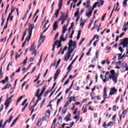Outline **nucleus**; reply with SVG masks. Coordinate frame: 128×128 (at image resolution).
Wrapping results in <instances>:
<instances>
[{"label": "nucleus", "instance_id": "obj_40", "mask_svg": "<svg viewBox=\"0 0 128 128\" xmlns=\"http://www.w3.org/2000/svg\"><path fill=\"white\" fill-rule=\"evenodd\" d=\"M14 10H16V8L12 7V9H11V12L9 14H10V16H12V13L14 12Z\"/></svg>", "mask_w": 128, "mask_h": 128}, {"label": "nucleus", "instance_id": "obj_3", "mask_svg": "<svg viewBox=\"0 0 128 128\" xmlns=\"http://www.w3.org/2000/svg\"><path fill=\"white\" fill-rule=\"evenodd\" d=\"M28 32H29V36H28V38L27 40V42H30V38H32V30H34V26H32V24H28Z\"/></svg>", "mask_w": 128, "mask_h": 128}, {"label": "nucleus", "instance_id": "obj_33", "mask_svg": "<svg viewBox=\"0 0 128 128\" xmlns=\"http://www.w3.org/2000/svg\"><path fill=\"white\" fill-rule=\"evenodd\" d=\"M86 4H88L87 6L85 7L86 8H90V0H88L86 2Z\"/></svg>", "mask_w": 128, "mask_h": 128}, {"label": "nucleus", "instance_id": "obj_6", "mask_svg": "<svg viewBox=\"0 0 128 128\" xmlns=\"http://www.w3.org/2000/svg\"><path fill=\"white\" fill-rule=\"evenodd\" d=\"M118 92V89H116L114 87H112L110 88L109 93V96H112L114 94H116Z\"/></svg>", "mask_w": 128, "mask_h": 128}, {"label": "nucleus", "instance_id": "obj_57", "mask_svg": "<svg viewBox=\"0 0 128 128\" xmlns=\"http://www.w3.org/2000/svg\"><path fill=\"white\" fill-rule=\"evenodd\" d=\"M50 92V90H47L44 94V96L46 97L48 96V94Z\"/></svg>", "mask_w": 128, "mask_h": 128}, {"label": "nucleus", "instance_id": "obj_28", "mask_svg": "<svg viewBox=\"0 0 128 128\" xmlns=\"http://www.w3.org/2000/svg\"><path fill=\"white\" fill-rule=\"evenodd\" d=\"M110 73L112 74V76H116V73L114 71V70H111L110 71Z\"/></svg>", "mask_w": 128, "mask_h": 128}, {"label": "nucleus", "instance_id": "obj_15", "mask_svg": "<svg viewBox=\"0 0 128 128\" xmlns=\"http://www.w3.org/2000/svg\"><path fill=\"white\" fill-rule=\"evenodd\" d=\"M64 34H62L61 35V36H60V42H66V37L64 38Z\"/></svg>", "mask_w": 128, "mask_h": 128}, {"label": "nucleus", "instance_id": "obj_13", "mask_svg": "<svg viewBox=\"0 0 128 128\" xmlns=\"http://www.w3.org/2000/svg\"><path fill=\"white\" fill-rule=\"evenodd\" d=\"M8 82V76H6L5 77V79L1 80L0 82H2L3 84H6V82Z\"/></svg>", "mask_w": 128, "mask_h": 128}, {"label": "nucleus", "instance_id": "obj_24", "mask_svg": "<svg viewBox=\"0 0 128 128\" xmlns=\"http://www.w3.org/2000/svg\"><path fill=\"white\" fill-rule=\"evenodd\" d=\"M68 108H66V107H64L62 110V114H66V112Z\"/></svg>", "mask_w": 128, "mask_h": 128}, {"label": "nucleus", "instance_id": "obj_17", "mask_svg": "<svg viewBox=\"0 0 128 128\" xmlns=\"http://www.w3.org/2000/svg\"><path fill=\"white\" fill-rule=\"evenodd\" d=\"M109 74H110V72H106V74H105V79H102V80H103L104 83L106 82L108 80V77H106V76Z\"/></svg>", "mask_w": 128, "mask_h": 128}, {"label": "nucleus", "instance_id": "obj_48", "mask_svg": "<svg viewBox=\"0 0 128 128\" xmlns=\"http://www.w3.org/2000/svg\"><path fill=\"white\" fill-rule=\"evenodd\" d=\"M10 14H9L8 16V17L6 20V24H8V20H10V16H11Z\"/></svg>", "mask_w": 128, "mask_h": 128}, {"label": "nucleus", "instance_id": "obj_51", "mask_svg": "<svg viewBox=\"0 0 128 128\" xmlns=\"http://www.w3.org/2000/svg\"><path fill=\"white\" fill-rule=\"evenodd\" d=\"M28 74H30V72H28L27 74H26L24 76V77L22 78V80H20V82H22V80H24V78H26V76H28Z\"/></svg>", "mask_w": 128, "mask_h": 128}, {"label": "nucleus", "instance_id": "obj_58", "mask_svg": "<svg viewBox=\"0 0 128 128\" xmlns=\"http://www.w3.org/2000/svg\"><path fill=\"white\" fill-rule=\"evenodd\" d=\"M74 30H72V32L70 36V38H72V36H74Z\"/></svg>", "mask_w": 128, "mask_h": 128}, {"label": "nucleus", "instance_id": "obj_44", "mask_svg": "<svg viewBox=\"0 0 128 128\" xmlns=\"http://www.w3.org/2000/svg\"><path fill=\"white\" fill-rule=\"evenodd\" d=\"M100 54V50H96V58H98V54Z\"/></svg>", "mask_w": 128, "mask_h": 128}, {"label": "nucleus", "instance_id": "obj_46", "mask_svg": "<svg viewBox=\"0 0 128 128\" xmlns=\"http://www.w3.org/2000/svg\"><path fill=\"white\" fill-rule=\"evenodd\" d=\"M22 98H24V96H20L18 99L17 100V104H18V102H20V100H22Z\"/></svg>", "mask_w": 128, "mask_h": 128}, {"label": "nucleus", "instance_id": "obj_50", "mask_svg": "<svg viewBox=\"0 0 128 128\" xmlns=\"http://www.w3.org/2000/svg\"><path fill=\"white\" fill-rule=\"evenodd\" d=\"M88 8V10H90V12H92V11L94 10V8H94L93 6H92H92H90V8Z\"/></svg>", "mask_w": 128, "mask_h": 128}, {"label": "nucleus", "instance_id": "obj_18", "mask_svg": "<svg viewBox=\"0 0 128 128\" xmlns=\"http://www.w3.org/2000/svg\"><path fill=\"white\" fill-rule=\"evenodd\" d=\"M82 110H83V114H86V112H88V109H86V104L83 105Z\"/></svg>", "mask_w": 128, "mask_h": 128}, {"label": "nucleus", "instance_id": "obj_63", "mask_svg": "<svg viewBox=\"0 0 128 128\" xmlns=\"http://www.w3.org/2000/svg\"><path fill=\"white\" fill-rule=\"evenodd\" d=\"M116 115H114L112 118V120H114V122H116Z\"/></svg>", "mask_w": 128, "mask_h": 128}, {"label": "nucleus", "instance_id": "obj_47", "mask_svg": "<svg viewBox=\"0 0 128 128\" xmlns=\"http://www.w3.org/2000/svg\"><path fill=\"white\" fill-rule=\"evenodd\" d=\"M124 112H126V110H124L122 114L120 115L121 118L122 117L123 118H124V116H126Z\"/></svg>", "mask_w": 128, "mask_h": 128}, {"label": "nucleus", "instance_id": "obj_35", "mask_svg": "<svg viewBox=\"0 0 128 128\" xmlns=\"http://www.w3.org/2000/svg\"><path fill=\"white\" fill-rule=\"evenodd\" d=\"M78 56H76L75 58L72 61V63L70 64L71 66H72L74 62L78 60Z\"/></svg>", "mask_w": 128, "mask_h": 128}, {"label": "nucleus", "instance_id": "obj_64", "mask_svg": "<svg viewBox=\"0 0 128 128\" xmlns=\"http://www.w3.org/2000/svg\"><path fill=\"white\" fill-rule=\"evenodd\" d=\"M103 126H104V128H108V125H106V122H104V124H103Z\"/></svg>", "mask_w": 128, "mask_h": 128}, {"label": "nucleus", "instance_id": "obj_43", "mask_svg": "<svg viewBox=\"0 0 128 128\" xmlns=\"http://www.w3.org/2000/svg\"><path fill=\"white\" fill-rule=\"evenodd\" d=\"M44 116H45L42 117V120H46V118H50V115H47L46 113H45L44 114Z\"/></svg>", "mask_w": 128, "mask_h": 128}, {"label": "nucleus", "instance_id": "obj_59", "mask_svg": "<svg viewBox=\"0 0 128 128\" xmlns=\"http://www.w3.org/2000/svg\"><path fill=\"white\" fill-rule=\"evenodd\" d=\"M70 82V79H68L65 82L64 84V86H66V84H68Z\"/></svg>", "mask_w": 128, "mask_h": 128}, {"label": "nucleus", "instance_id": "obj_62", "mask_svg": "<svg viewBox=\"0 0 128 128\" xmlns=\"http://www.w3.org/2000/svg\"><path fill=\"white\" fill-rule=\"evenodd\" d=\"M74 22H72V23H71V26H70L69 28H74Z\"/></svg>", "mask_w": 128, "mask_h": 128}, {"label": "nucleus", "instance_id": "obj_52", "mask_svg": "<svg viewBox=\"0 0 128 128\" xmlns=\"http://www.w3.org/2000/svg\"><path fill=\"white\" fill-rule=\"evenodd\" d=\"M62 42L60 41L58 44L57 45L56 48H60L62 46Z\"/></svg>", "mask_w": 128, "mask_h": 128}, {"label": "nucleus", "instance_id": "obj_30", "mask_svg": "<svg viewBox=\"0 0 128 128\" xmlns=\"http://www.w3.org/2000/svg\"><path fill=\"white\" fill-rule=\"evenodd\" d=\"M10 66H12V62L10 64V62H9V64H8V66H7V68H6V71L7 72H9L10 71Z\"/></svg>", "mask_w": 128, "mask_h": 128}, {"label": "nucleus", "instance_id": "obj_45", "mask_svg": "<svg viewBox=\"0 0 128 128\" xmlns=\"http://www.w3.org/2000/svg\"><path fill=\"white\" fill-rule=\"evenodd\" d=\"M32 52V56H36V50H34Z\"/></svg>", "mask_w": 128, "mask_h": 128}, {"label": "nucleus", "instance_id": "obj_42", "mask_svg": "<svg viewBox=\"0 0 128 128\" xmlns=\"http://www.w3.org/2000/svg\"><path fill=\"white\" fill-rule=\"evenodd\" d=\"M128 0H124L122 4H123L124 6H125V7L126 6Z\"/></svg>", "mask_w": 128, "mask_h": 128}, {"label": "nucleus", "instance_id": "obj_26", "mask_svg": "<svg viewBox=\"0 0 128 128\" xmlns=\"http://www.w3.org/2000/svg\"><path fill=\"white\" fill-rule=\"evenodd\" d=\"M80 34H82V30H79L78 34V36L76 37L77 40H80Z\"/></svg>", "mask_w": 128, "mask_h": 128}, {"label": "nucleus", "instance_id": "obj_56", "mask_svg": "<svg viewBox=\"0 0 128 128\" xmlns=\"http://www.w3.org/2000/svg\"><path fill=\"white\" fill-rule=\"evenodd\" d=\"M122 64H124V66H126V70L128 71V64L126 63H125V64L122 63Z\"/></svg>", "mask_w": 128, "mask_h": 128}, {"label": "nucleus", "instance_id": "obj_39", "mask_svg": "<svg viewBox=\"0 0 128 128\" xmlns=\"http://www.w3.org/2000/svg\"><path fill=\"white\" fill-rule=\"evenodd\" d=\"M60 74V68H58L54 74L58 76Z\"/></svg>", "mask_w": 128, "mask_h": 128}, {"label": "nucleus", "instance_id": "obj_55", "mask_svg": "<svg viewBox=\"0 0 128 128\" xmlns=\"http://www.w3.org/2000/svg\"><path fill=\"white\" fill-rule=\"evenodd\" d=\"M118 60H120L122 59H120V58H122V54H118Z\"/></svg>", "mask_w": 128, "mask_h": 128}, {"label": "nucleus", "instance_id": "obj_8", "mask_svg": "<svg viewBox=\"0 0 128 128\" xmlns=\"http://www.w3.org/2000/svg\"><path fill=\"white\" fill-rule=\"evenodd\" d=\"M72 116V115L68 113V114L66 115V116L64 118V120H66V122H68L69 120H71L70 118Z\"/></svg>", "mask_w": 128, "mask_h": 128}, {"label": "nucleus", "instance_id": "obj_16", "mask_svg": "<svg viewBox=\"0 0 128 128\" xmlns=\"http://www.w3.org/2000/svg\"><path fill=\"white\" fill-rule=\"evenodd\" d=\"M13 118H14V117L12 116V115L10 116L8 120H6V121L5 122H6V124H8H8H10V123L12 122V120Z\"/></svg>", "mask_w": 128, "mask_h": 128}, {"label": "nucleus", "instance_id": "obj_31", "mask_svg": "<svg viewBox=\"0 0 128 128\" xmlns=\"http://www.w3.org/2000/svg\"><path fill=\"white\" fill-rule=\"evenodd\" d=\"M70 100H71V102L73 100V102H76V96H70L69 97Z\"/></svg>", "mask_w": 128, "mask_h": 128}, {"label": "nucleus", "instance_id": "obj_19", "mask_svg": "<svg viewBox=\"0 0 128 128\" xmlns=\"http://www.w3.org/2000/svg\"><path fill=\"white\" fill-rule=\"evenodd\" d=\"M10 86H12V84H6L5 86H4L2 89V90H6V88H10Z\"/></svg>", "mask_w": 128, "mask_h": 128}, {"label": "nucleus", "instance_id": "obj_61", "mask_svg": "<svg viewBox=\"0 0 128 128\" xmlns=\"http://www.w3.org/2000/svg\"><path fill=\"white\" fill-rule=\"evenodd\" d=\"M46 86H44L42 87V92H44V90H46Z\"/></svg>", "mask_w": 128, "mask_h": 128}, {"label": "nucleus", "instance_id": "obj_34", "mask_svg": "<svg viewBox=\"0 0 128 128\" xmlns=\"http://www.w3.org/2000/svg\"><path fill=\"white\" fill-rule=\"evenodd\" d=\"M63 98H64V97H63L62 96L60 99H58V101H57V106H58V104H60V102H62V100Z\"/></svg>", "mask_w": 128, "mask_h": 128}, {"label": "nucleus", "instance_id": "obj_7", "mask_svg": "<svg viewBox=\"0 0 128 128\" xmlns=\"http://www.w3.org/2000/svg\"><path fill=\"white\" fill-rule=\"evenodd\" d=\"M108 96V94H106V86H105V87L104 88V92H103V96L104 97V100H106V96Z\"/></svg>", "mask_w": 128, "mask_h": 128}, {"label": "nucleus", "instance_id": "obj_22", "mask_svg": "<svg viewBox=\"0 0 128 128\" xmlns=\"http://www.w3.org/2000/svg\"><path fill=\"white\" fill-rule=\"evenodd\" d=\"M22 54V52H21L20 54H18V52H16V56H15V60H17L18 58H20V56Z\"/></svg>", "mask_w": 128, "mask_h": 128}, {"label": "nucleus", "instance_id": "obj_53", "mask_svg": "<svg viewBox=\"0 0 128 128\" xmlns=\"http://www.w3.org/2000/svg\"><path fill=\"white\" fill-rule=\"evenodd\" d=\"M98 4H100V2H95L92 6L93 8H96V6H98Z\"/></svg>", "mask_w": 128, "mask_h": 128}, {"label": "nucleus", "instance_id": "obj_41", "mask_svg": "<svg viewBox=\"0 0 128 128\" xmlns=\"http://www.w3.org/2000/svg\"><path fill=\"white\" fill-rule=\"evenodd\" d=\"M26 30H25V32L22 38V42L24 41V36H26Z\"/></svg>", "mask_w": 128, "mask_h": 128}, {"label": "nucleus", "instance_id": "obj_5", "mask_svg": "<svg viewBox=\"0 0 128 128\" xmlns=\"http://www.w3.org/2000/svg\"><path fill=\"white\" fill-rule=\"evenodd\" d=\"M40 89L38 88L36 90V92L35 94V96L38 98V100L37 101L38 102H40V100H42V96H40V95H38L40 94Z\"/></svg>", "mask_w": 128, "mask_h": 128}, {"label": "nucleus", "instance_id": "obj_54", "mask_svg": "<svg viewBox=\"0 0 128 128\" xmlns=\"http://www.w3.org/2000/svg\"><path fill=\"white\" fill-rule=\"evenodd\" d=\"M79 14H80V12H75L74 14V18H76V16H78Z\"/></svg>", "mask_w": 128, "mask_h": 128}, {"label": "nucleus", "instance_id": "obj_2", "mask_svg": "<svg viewBox=\"0 0 128 128\" xmlns=\"http://www.w3.org/2000/svg\"><path fill=\"white\" fill-rule=\"evenodd\" d=\"M58 6V8L56 11V12L54 14L56 18H58V14H60V10H62V0H59Z\"/></svg>", "mask_w": 128, "mask_h": 128}, {"label": "nucleus", "instance_id": "obj_1", "mask_svg": "<svg viewBox=\"0 0 128 128\" xmlns=\"http://www.w3.org/2000/svg\"><path fill=\"white\" fill-rule=\"evenodd\" d=\"M68 44L69 47L68 48V52L67 54L69 56H70V54H72V52L74 50L76 46V42H72V40H70Z\"/></svg>", "mask_w": 128, "mask_h": 128}, {"label": "nucleus", "instance_id": "obj_36", "mask_svg": "<svg viewBox=\"0 0 128 128\" xmlns=\"http://www.w3.org/2000/svg\"><path fill=\"white\" fill-rule=\"evenodd\" d=\"M75 90H80V86H76V83L74 84Z\"/></svg>", "mask_w": 128, "mask_h": 128}, {"label": "nucleus", "instance_id": "obj_9", "mask_svg": "<svg viewBox=\"0 0 128 128\" xmlns=\"http://www.w3.org/2000/svg\"><path fill=\"white\" fill-rule=\"evenodd\" d=\"M58 28V22H55L53 24V30H56Z\"/></svg>", "mask_w": 128, "mask_h": 128}, {"label": "nucleus", "instance_id": "obj_60", "mask_svg": "<svg viewBox=\"0 0 128 128\" xmlns=\"http://www.w3.org/2000/svg\"><path fill=\"white\" fill-rule=\"evenodd\" d=\"M98 40H97L94 42L93 44V46H96V42H98Z\"/></svg>", "mask_w": 128, "mask_h": 128}, {"label": "nucleus", "instance_id": "obj_21", "mask_svg": "<svg viewBox=\"0 0 128 128\" xmlns=\"http://www.w3.org/2000/svg\"><path fill=\"white\" fill-rule=\"evenodd\" d=\"M64 14H62V15L60 16V17L58 19V22H60L64 20Z\"/></svg>", "mask_w": 128, "mask_h": 128}, {"label": "nucleus", "instance_id": "obj_25", "mask_svg": "<svg viewBox=\"0 0 128 128\" xmlns=\"http://www.w3.org/2000/svg\"><path fill=\"white\" fill-rule=\"evenodd\" d=\"M70 55H68V54L67 56H65L64 58V60L65 62H68V60H70Z\"/></svg>", "mask_w": 128, "mask_h": 128}, {"label": "nucleus", "instance_id": "obj_29", "mask_svg": "<svg viewBox=\"0 0 128 128\" xmlns=\"http://www.w3.org/2000/svg\"><path fill=\"white\" fill-rule=\"evenodd\" d=\"M72 65H70V64L69 66L67 68V70H68V72H70L72 70Z\"/></svg>", "mask_w": 128, "mask_h": 128}, {"label": "nucleus", "instance_id": "obj_23", "mask_svg": "<svg viewBox=\"0 0 128 128\" xmlns=\"http://www.w3.org/2000/svg\"><path fill=\"white\" fill-rule=\"evenodd\" d=\"M30 52H34V50H36V46H34V44H33L30 49Z\"/></svg>", "mask_w": 128, "mask_h": 128}, {"label": "nucleus", "instance_id": "obj_12", "mask_svg": "<svg viewBox=\"0 0 128 128\" xmlns=\"http://www.w3.org/2000/svg\"><path fill=\"white\" fill-rule=\"evenodd\" d=\"M118 74L112 76V80L113 82H114V84H116L118 82Z\"/></svg>", "mask_w": 128, "mask_h": 128}, {"label": "nucleus", "instance_id": "obj_27", "mask_svg": "<svg viewBox=\"0 0 128 128\" xmlns=\"http://www.w3.org/2000/svg\"><path fill=\"white\" fill-rule=\"evenodd\" d=\"M80 22H80V26H82V28L84 27V20H82V18H81L80 20Z\"/></svg>", "mask_w": 128, "mask_h": 128}, {"label": "nucleus", "instance_id": "obj_49", "mask_svg": "<svg viewBox=\"0 0 128 128\" xmlns=\"http://www.w3.org/2000/svg\"><path fill=\"white\" fill-rule=\"evenodd\" d=\"M26 62H28V58H26L24 60V62L21 63V64H26Z\"/></svg>", "mask_w": 128, "mask_h": 128}, {"label": "nucleus", "instance_id": "obj_37", "mask_svg": "<svg viewBox=\"0 0 128 128\" xmlns=\"http://www.w3.org/2000/svg\"><path fill=\"white\" fill-rule=\"evenodd\" d=\"M96 38L98 39L100 38V36H98V34H95L94 36L93 37L92 39L90 40L91 42H94V38Z\"/></svg>", "mask_w": 128, "mask_h": 128}, {"label": "nucleus", "instance_id": "obj_14", "mask_svg": "<svg viewBox=\"0 0 128 128\" xmlns=\"http://www.w3.org/2000/svg\"><path fill=\"white\" fill-rule=\"evenodd\" d=\"M66 28H68V26H66V25H64L62 28V34H66Z\"/></svg>", "mask_w": 128, "mask_h": 128}, {"label": "nucleus", "instance_id": "obj_32", "mask_svg": "<svg viewBox=\"0 0 128 128\" xmlns=\"http://www.w3.org/2000/svg\"><path fill=\"white\" fill-rule=\"evenodd\" d=\"M0 78H2V65L1 66L0 68Z\"/></svg>", "mask_w": 128, "mask_h": 128}, {"label": "nucleus", "instance_id": "obj_11", "mask_svg": "<svg viewBox=\"0 0 128 128\" xmlns=\"http://www.w3.org/2000/svg\"><path fill=\"white\" fill-rule=\"evenodd\" d=\"M19 118H20V115H18V116L12 121L11 125L10 126L11 128H12V126H14L16 124V122H18V120Z\"/></svg>", "mask_w": 128, "mask_h": 128}, {"label": "nucleus", "instance_id": "obj_4", "mask_svg": "<svg viewBox=\"0 0 128 128\" xmlns=\"http://www.w3.org/2000/svg\"><path fill=\"white\" fill-rule=\"evenodd\" d=\"M128 44V38H124L123 40H122L121 42L119 44V46H122V48H124Z\"/></svg>", "mask_w": 128, "mask_h": 128}, {"label": "nucleus", "instance_id": "obj_10", "mask_svg": "<svg viewBox=\"0 0 128 128\" xmlns=\"http://www.w3.org/2000/svg\"><path fill=\"white\" fill-rule=\"evenodd\" d=\"M60 42V41L58 40H57L54 42V44L52 45V52H54V49L56 48V46H58Z\"/></svg>", "mask_w": 128, "mask_h": 128}, {"label": "nucleus", "instance_id": "obj_20", "mask_svg": "<svg viewBox=\"0 0 128 128\" xmlns=\"http://www.w3.org/2000/svg\"><path fill=\"white\" fill-rule=\"evenodd\" d=\"M70 102H72V100L70 99L69 100H67L66 104L64 106V107L68 108V106L70 105Z\"/></svg>", "mask_w": 128, "mask_h": 128}, {"label": "nucleus", "instance_id": "obj_38", "mask_svg": "<svg viewBox=\"0 0 128 128\" xmlns=\"http://www.w3.org/2000/svg\"><path fill=\"white\" fill-rule=\"evenodd\" d=\"M92 14V11H89L88 13L86 14V16L88 18H90Z\"/></svg>", "mask_w": 128, "mask_h": 128}]
</instances>
